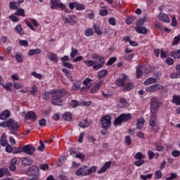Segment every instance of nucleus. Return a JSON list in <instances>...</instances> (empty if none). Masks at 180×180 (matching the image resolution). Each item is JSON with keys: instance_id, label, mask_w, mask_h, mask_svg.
Masks as SVG:
<instances>
[{"instance_id": "obj_1", "label": "nucleus", "mask_w": 180, "mask_h": 180, "mask_svg": "<svg viewBox=\"0 0 180 180\" xmlns=\"http://www.w3.org/2000/svg\"><path fill=\"white\" fill-rule=\"evenodd\" d=\"M91 58L94 60H84V63L86 67H93L94 70L98 71L101 68H103L105 65V58L99 55L93 53L91 55Z\"/></svg>"}, {"instance_id": "obj_2", "label": "nucleus", "mask_w": 180, "mask_h": 180, "mask_svg": "<svg viewBox=\"0 0 180 180\" xmlns=\"http://www.w3.org/2000/svg\"><path fill=\"white\" fill-rule=\"evenodd\" d=\"M0 127L8 128L11 134L16 136V134H18V131H19V129H20V125H19V123H18V122H16L15 120L10 118L4 122H1Z\"/></svg>"}, {"instance_id": "obj_3", "label": "nucleus", "mask_w": 180, "mask_h": 180, "mask_svg": "<svg viewBox=\"0 0 180 180\" xmlns=\"http://www.w3.org/2000/svg\"><path fill=\"white\" fill-rule=\"evenodd\" d=\"M68 91L66 89H60V90H53V95L51 99V103L56 106H63L64 105V100L63 98L65 95H67Z\"/></svg>"}, {"instance_id": "obj_4", "label": "nucleus", "mask_w": 180, "mask_h": 180, "mask_svg": "<svg viewBox=\"0 0 180 180\" xmlns=\"http://www.w3.org/2000/svg\"><path fill=\"white\" fill-rule=\"evenodd\" d=\"M131 119V113H124L121 114L118 117H117L114 121V126H120L122 123L126 122H129Z\"/></svg>"}, {"instance_id": "obj_5", "label": "nucleus", "mask_w": 180, "mask_h": 180, "mask_svg": "<svg viewBox=\"0 0 180 180\" xmlns=\"http://www.w3.org/2000/svg\"><path fill=\"white\" fill-rule=\"evenodd\" d=\"M149 125L150 126L152 131H154V133H157V131H158V120H157V115H151L149 121Z\"/></svg>"}, {"instance_id": "obj_6", "label": "nucleus", "mask_w": 180, "mask_h": 180, "mask_svg": "<svg viewBox=\"0 0 180 180\" xmlns=\"http://www.w3.org/2000/svg\"><path fill=\"white\" fill-rule=\"evenodd\" d=\"M62 19L64 23H68L70 26H73V25H77V15H70L68 17L63 16Z\"/></svg>"}, {"instance_id": "obj_7", "label": "nucleus", "mask_w": 180, "mask_h": 180, "mask_svg": "<svg viewBox=\"0 0 180 180\" xmlns=\"http://www.w3.org/2000/svg\"><path fill=\"white\" fill-rule=\"evenodd\" d=\"M160 103H158V99L157 98H152L150 100V112L152 114L155 115L158 112V107Z\"/></svg>"}, {"instance_id": "obj_8", "label": "nucleus", "mask_w": 180, "mask_h": 180, "mask_svg": "<svg viewBox=\"0 0 180 180\" xmlns=\"http://www.w3.org/2000/svg\"><path fill=\"white\" fill-rule=\"evenodd\" d=\"M51 9H65V4L60 2V0H50Z\"/></svg>"}, {"instance_id": "obj_9", "label": "nucleus", "mask_w": 180, "mask_h": 180, "mask_svg": "<svg viewBox=\"0 0 180 180\" xmlns=\"http://www.w3.org/2000/svg\"><path fill=\"white\" fill-rule=\"evenodd\" d=\"M83 85L84 86L80 88V91L81 92H86V91H88V89H89V88L92 86V79L89 78H86L83 81Z\"/></svg>"}, {"instance_id": "obj_10", "label": "nucleus", "mask_w": 180, "mask_h": 180, "mask_svg": "<svg viewBox=\"0 0 180 180\" xmlns=\"http://www.w3.org/2000/svg\"><path fill=\"white\" fill-rule=\"evenodd\" d=\"M110 120H112V117H110L109 115L101 118V125L103 129H109V127H110Z\"/></svg>"}, {"instance_id": "obj_11", "label": "nucleus", "mask_w": 180, "mask_h": 180, "mask_svg": "<svg viewBox=\"0 0 180 180\" xmlns=\"http://www.w3.org/2000/svg\"><path fill=\"white\" fill-rule=\"evenodd\" d=\"M162 89H164V86L161 84H154L146 88V91L148 93L157 92V91H162Z\"/></svg>"}, {"instance_id": "obj_12", "label": "nucleus", "mask_w": 180, "mask_h": 180, "mask_svg": "<svg viewBox=\"0 0 180 180\" xmlns=\"http://www.w3.org/2000/svg\"><path fill=\"white\" fill-rule=\"evenodd\" d=\"M127 79H129V76L122 73L120 75L119 79L116 80V84L117 86H124V82L127 81Z\"/></svg>"}, {"instance_id": "obj_13", "label": "nucleus", "mask_w": 180, "mask_h": 180, "mask_svg": "<svg viewBox=\"0 0 180 180\" xmlns=\"http://www.w3.org/2000/svg\"><path fill=\"white\" fill-rule=\"evenodd\" d=\"M34 151H36V148L33 146L25 145L22 147V153L27 154V155H33Z\"/></svg>"}, {"instance_id": "obj_14", "label": "nucleus", "mask_w": 180, "mask_h": 180, "mask_svg": "<svg viewBox=\"0 0 180 180\" xmlns=\"http://www.w3.org/2000/svg\"><path fill=\"white\" fill-rule=\"evenodd\" d=\"M103 84V80L101 79L97 83H96L90 90L91 94H96L99 89H101V86Z\"/></svg>"}, {"instance_id": "obj_15", "label": "nucleus", "mask_w": 180, "mask_h": 180, "mask_svg": "<svg viewBox=\"0 0 180 180\" xmlns=\"http://www.w3.org/2000/svg\"><path fill=\"white\" fill-rule=\"evenodd\" d=\"M39 174V167L36 165H32L28 168L27 175H37Z\"/></svg>"}, {"instance_id": "obj_16", "label": "nucleus", "mask_w": 180, "mask_h": 180, "mask_svg": "<svg viewBox=\"0 0 180 180\" xmlns=\"http://www.w3.org/2000/svg\"><path fill=\"white\" fill-rule=\"evenodd\" d=\"M110 165H112V161L106 162L105 165L99 170H98V174H101L106 172V169L110 168Z\"/></svg>"}, {"instance_id": "obj_17", "label": "nucleus", "mask_w": 180, "mask_h": 180, "mask_svg": "<svg viewBox=\"0 0 180 180\" xmlns=\"http://www.w3.org/2000/svg\"><path fill=\"white\" fill-rule=\"evenodd\" d=\"M11 116V111L8 110H4L0 114V119L1 120H6L8 117Z\"/></svg>"}, {"instance_id": "obj_18", "label": "nucleus", "mask_w": 180, "mask_h": 180, "mask_svg": "<svg viewBox=\"0 0 180 180\" xmlns=\"http://www.w3.org/2000/svg\"><path fill=\"white\" fill-rule=\"evenodd\" d=\"M158 18L162 22H165V23H169V18L168 15L164 13H160L158 15Z\"/></svg>"}, {"instance_id": "obj_19", "label": "nucleus", "mask_w": 180, "mask_h": 180, "mask_svg": "<svg viewBox=\"0 0 180 180\" xmlns=\"http://www.w3.org/2000/svg\"><path fill=\"white\" fill-rule=\"evenodd\" d=\"M135 30L136 33H139V34H146V33L148 32L146 27H141L140 25H137V27H135Z\"/></svg>"}, {"instance_id": "obj_20", "label": "nucleus", "mask_w": 180, "mask_h": 180, "mask_svg": "<svg viewBox=\"0 0 180 180\" xmlns=\"http://www.w3.org/2000/svg\"><path fill=\"white\" fill-rule=\"evenodd\" d=\"M54 93H53V90L51 91H44V93H42V99H44V101H49L50 98H51V96H53Z\"/></svg>"}, {"instance_id": "obj_21", "label": "nucleus", "mask_w": 180, "mask_h": 180, "mask_svg": "<svg viewBox=\"0 0 180 180\" xmlns=\"http://www.w3.org/2000/svg\"><path fill=\"white\" fill-rule=\"evenodd\" d=\"M25 119H27L28 120H33V122H34L37 119L36 113L33 111H29L25 115Z\"/></svg>"}, {"instance_id": "obj_22", "label": "nucleus", "mask_w": 180, "mask_h": 180, "mask_svg": "<svg viewBox=\"0 0 180 180\" xmlns=\"http://www.w3.org/2000/svg\"><path fill=\"white\" fill-rule=\"evenodd\" d=\"M22 165H25V167L32 165V164H33V160H32V158H22Z\"/></svg>"}, {"instance_id": "obj_23", "label": "nucleus", "mask_w": 180, "mask_h": 180, "mask_svg": "<svg viewBox=\"0 0 180 180\" xmlns=\"http://www.w3.org/2000/svg\"><path fill=\"white\" fill-rule=\"evenodd\" d=\"M85 168H86V167L78 169L76 172V175H77V176H86V169Z\"/></svg>"}, {"instance_id": "obj_24", "label": "nucleus", "mask_w": 180, "mask_h": 180, "mask_svg": "<svg viewBox=\"0 0 180 180\" xmlns=\"http://www.w3.org/2000/svg\"><path fill=\"white\" fill-rule=\"evenodd\" d=\"M0 144L2 147H6L8 146V141H6V134L3 133L1 139H0Z\"/></svg>"}, {"instance_id": "obj_25", "label": "nucleus", "mask_w": 180, "mask_h": 180, "mask_svg": "<svg viewBox=\"0 0 180 180\" xmlns=\"http://www.w3.org/2000/svg\"><path fill=\"white\" fill-rule=\"evenodd\" d=\"M144 123H146L144 118H138L137 124H136L137 129H139V130H141V128L144 127Z\"/></svg>"}, {"instance_id": "obj_26", "label": "nucleus", "mask_w": 180, "mask_h": 180, "mask_svg": "<svg viewBox=\"0 0 180 180\" xmlns=\"http://www.w3.org/2000/svg\"><path fill=\"white\" fill-rule=\"evenodd\" d=\"M96 169H97L96 166H92V167H89V169H86V176L92 175V174H94V172L96 171Z\"/></svg>"}, {"instance_id": "obj_27", "label": "nucleus", "mask_w": 180, "mask_h": 180, "mask_svg": "<svg viewBox=\"0 0 180 180\" xmlns=\"http://www.w3.org/2000/svg\"><path fill=\"white\" fill-rule=\"evenodd\" d=\"M91 122H88V120H84L79 122V127L82 129H85L86 127H89Z\"/></svg>"}, {"instance_id": "obj_28", "label": "nucleus", "mask_w": 180, "mask_h": 180, "mask_svg": "<svg viewBox=\"0 0 180 180\" xmlns=\"http://www.w3.org/2000/svg\"><path fill=\"white\" fill-rule=\"evenodd\" d=\"M106 75H108V70H102L98 72L97 78H98V79H101V78H105Z\"/></svg>"}, {"instance_id": "obj_29", "label": "nucleus", "mask_w": 180, "mask_h": 180, "mask_svg": "<svg viewBox=\"0 0 180 180\" xmlns=\"http://www.w3.org/2000/svg\"><path fill=\"white\" fill-rule=\"evenodd\" d=\"M79 88H81V81L77 80L73 83L72 89V91H78Z\"/></svg>"}, {"instance_id": "obj_30", "label": "nucleus", "mask_w": 180, "mask_h": 180, "mask_svg": "<svg viewBox=\"0 0 180 180\" xmlns=\"http://www.w3.org/2000/svg\"><path fill=\"white\" fill-rule=\"evenodd\" d=\"M157 82V79L154 77H149L145 82V85H151V84H155Z\"/></svg>"}, {"instance_id": "obj_31", "label": "nucleus", "mask_w": 180, "mask_h": 180, "mask_svg": "<svg viewBox=\"0 0 180 180\" xmlns=\"http://www.w3.org/2000/svg\"><path fill=\"white\" fill-rule=\"evenodd\" d=\"M63 117L65 120L70 122V120H72V114L70 112H66L63 114Z\"/></svg>"}, {"instance_id": "obj_32", "label": "nucleus", "mask_w": 180, "mask_h": 180, "mask_svg": "<svg viewBox=\"0 0 180 180\" xmlns=\"http://www.w3.org/2000/svg\"><path fill=\"white\" fill-rule=\"evenodd\" d=\"M14 30L18 33V34H20L21 36H23L25 34V32L23 31V28H22V25H18L15 27Z\"/></svg>"}, {"instance_id": "obj_33", "label": "nucleus", "mask_w": 180, "mask_h": 180, "mask_svg": "<svg viewBox=\"0 0 180 180\" xmlns=\"http://www.w3.org/2000/svg\"><path fill=\"white\" fill-rule=\"evenodd\" d=\"M147 20V17L143 16L142 18H140L137 22L136 25V26H143V25H144V23H146V21Z\"/></svg>"}, {"instance_id": "obj_34", "label": "nucleus", "mask_w": 180, "mask_h": 180, "mask_svg": "<svg viewBox=\"0 0 180 180\" xmlns=\"http://www.w3.org/2000/svg\"><path fill=\"white\" fill-rule=\"evenodd\" d=\"M49 58L51 61H53V63H58V58L57 57V55L54 53H51Z\"/></svg>"}, {"instance_id": "obj_35", "label": "nucleus", "mask_w": 180, "mask_h": 180, "mask_svg": "<svg viewBox=\"0 0 180 180\" xmlns=\"http://www.w3.org/2000/svg\"><path fill=\"white\" fill-rule=\"evenodd\" d=\"M41 50L40 49H31L28 52V56H34V54H40Z\"/></svg>"}, {"instance_id": "obj_36", "label": "nucleus", "mask_w": 180, "mask_h": 180, "mask_svg": "<svg viewBox=\"0 0 180 180\" xmlns=\"http://www.w3.org/2000/svg\"><path fill=\"white\" fill-rule=\"evenodd\" d=\"M134 88V85L133 83L128 82L125 85H124V91H131Z\"/></svg>"}, {"instance_id": "obj_37", "label": "nucleus", "mask_w": 180, "mask_h": 180, "mask_svg": "<svg viewBox=\"0 0 180 180\" xmlns=\"http://www.w3.org/2000/svg\"><path fill=\"white\" fill-rule=\"evenodd\" d=\"M15 57L17 63H23L24 56L22 53H17Z\"/></svg>"}, {"instance_id": "obj_38", "label": "nucleus", "mask_w": 180, "mask_h": 180, "mask_svg": "<svg viewBox=\"0 0 180 180\" xmlns=\"http://www.w3.org/2000/svg\"><path fill=\"white\" fill-rule=\"evenodd\" d=\"M169 78H171L172 79H176L178 78H180V71L170 74Z\"/></svg>"}, {"instance_id": "obj_39", "label": "nucleus", "mask_w": 180, "mask_h": 180, "mask_svg": "<svg viewBox=\"0 0 180 180\" xmlns=\"http://www.w3.org/2000/svg\"><path fill=\"white\" fill-rule=\"evenodd\" d=\"M15 15L18 16L25 17V10L23 8H17Z\"/></svg>"}, {"instance_id": "obj_40", "label": "nucleus", "mask_w": 180, "mask_h": 180, "mask_svg": "<svg viewBox=\"0 0 180 180\" xmlns=\"http://www.w3.org/2000/svg\"><path fill=\"white\" fill-rule=\"evenodd\" d=\"M120 103L122 108H127L129 106V102L126 98H121L120 101Z\"/></svg>"}, {"instance_id": "obj_41", "label": "nucleus", "mask_w": 180, "mask_h": 180, "mask_svg": "<svg viewBox=\"0 0 180 180\" xmlns=\"http://www.w3.org/2000/svg\"><path fill=\"white\" fill-rule=\"evenodd\" d=\"M9 175V170L6 168H2L0 169V178H2L4 175Z\"/></svg>"}, {"instance_id": "obj_42", "label": "nucleus", "mask_w": 180, "mask_h": 180, "mask_svg": "<svg viewBox=\"0 0 180 180\" xmlns=\"http://www.w3.org/2000/svg\"><path fill=\"white\" fill-rule=\"evenodd\" d=\"M172 57L180 60V49L172 52Z\"/></svg>"}, {"instance_id": "obj_43", "label": "nucleus", "mask_w": 180, "mask_h": 180, "mask_svg": "<svg viewBox=\"0 0 180 180\" xmlns=\"http://www.w3.org/2000/svg\"><path fill=\"white\" fill-rule=\"evenodd\" d=\"M172 102H173V103H175V105H180V96H173Z\"/></svg>"}, {"instance_id": "obj_44", "label": "nucleus", "mask_w": 180, "mask_h": 180, "mask_svg": "<svg viewBox=\"0 0 180 180\" xmlns=\"http://www.w3.org/2000/svg\"><path fill=\"white\" fill-rule=\"evenodd\" d=\"M141 75H143V70H141V68L137 67L136 68V78L139 79L141 78Z\"/></svg>"}, {"instance_id": "obj_45", "label": "nucleus", "mask_w": 180, "mask_h": 180, "mask_svg": "<svg viewBox=\"0 0 180 180\" xmlns=\"http://www.w3.org/2000/svg\"><path fill=\"white\" fill-rule=\"evenodd\" d=\"M76 10L77 11H84L85 10V6L82 4H79L76 2Z\"/></svg>"}, {"instance_id": "obj_46", "label": "nucleus", "mask_w": 180, "mask_h": 180, "mask_svg": "<svg viewBox=\"0 0 180 180\" xmlns=\"http://www.w3.org/2000/svg\"><path fill=\"white\" fill-rule=\"evenodd\" d=\"M13 86H14L15 89H20L23 88V84H22V82H14Z\"/></svg>"}, {"instance_id": "obj_47", "label": "nucleus", "mask_w": 180, "mask_h": 180, "mask_svg": "<svg viewBox=\"0 0 180 180\" xmlns=\"http://www.w3.org/2000/svg\"><path fill=\"white\" fill-rule=\"evenodd\" d=\"M92 34H94V30H92V28H88L86 30L85 36H86V37H90Z\"/></svg>"}, {"instance_id": "obj_48", "label": "nucleus", "mask_w": 180, "mask_h": 180, "mask_svg": "<svg viewBox=\"0 0 180 180\" xmlns=\"http://www.w3.org/2000/svg\"><path fill=\"white\" fill-rule=\"evenodd\" d=\"M135 160H144L145 157L141 152L136 153L134 156Z\"/></svg>"}, {"instance_id": "obj_49", "label": "nucleus", "mask_w": 180, "mask_h": 180, "mask_svg": "<svg viewBox=\"0 0 180 180\" xmlns=\"http://www.w3.org/2000/svg\"><path fill=\"white\" fill-rule=\"evenodd\" d=\"M11 9H13V11H16L18 9V3L15 1H11L9 3Z\"/></svg>"}, {"instance_id": "obj_50", "label": "nucleus", "mask_w": 180, "mask_h": 180, "mask_svg": "<svg viewBox=\"0 0 180 180\" xmlns=\"http://www.w3.org/2000/svg\"><path fill=\"white\" fill-rule=\"evenodd\" d=\"M155 178L156 179H161L162 178V172L160 170H157L155 172Z\"/></svg>"}, {"instance_id": "obj_51", "label": "nucleus", "mask_w": 180, "mask_h": 180, "mask_svg": "<svg viewBox=\"0 0 180 180\" xmlns=\"http://www.w3.org/2000/svg\"><path fill=\"white\" fill-rule=\"evenodd\" d=\"M134 20H136V17H129L126 19L125 22L127 25H131Z\"/></svg>"}, {"instance_id": "obj_52", "label": "nucleus", "mask_w": 180, "mask_h": 180, "mask_svg": "<svg viewBox=\"0 0 180 180\" xmlns=\"http://www.w3.org/2000/svg\"><path fill=\"white\" fill-rule=\"evenodd\" d=\"M179 41H180V34L174 37V41L172 44V46H176V44H178V43H179Z\"/></svg>"}, {"instance_id": "obj_53", "label": "nucleus", "mask_w": 180, "mask_h": 180, "mask_svg": "<svg viewBox=\"0 0 180 180\" xmlns=\"http://www.w3.org/2000/svg\"><path fill=\"white\" fill-rule=\"evenodd\" d=\"M77 54H78V50H77L76 49L72 48L71 53H70L71 58H74V57H75Z\"/></svg>"}, {"instance_id": "obj_54", "label": "nucleus", "mask_w": 180, "mask_h": 180, "mask_svg": "<svg viewBox=\"0 0 180 180\" xmlns=\"http://www.w3.org/2000/svg\"><path fill=\"white\" fill-rule=\"evenodd\" d=\"M32 77H34V78H37V79H41L43 78V75L40 73H37L36 72H32Z\"/></svg>"}, {"instance_id": "obj_55", "label": "nucleus", "mask_w": 180, "mask_h": 180, "mask_svg": "<svg viewBox=\"0 0 180 180\" xmlns=\"http://www.w3.org/2000/svg\"><path fill=\"white\" fill-rule=\"evenodd\" d=\"M144 160L143 159H139L138 160H136L135 162H134V165L136 166V167H141V165H143V164H144Z\"/></svg>"}, {"instance_id": "obj_56", "label": "nucleus", "mask_w": 180, "mask_h": 180, "mask_svg": "<svg viewBox=\"0 0 180 180\" xmlns=\"http://www.w3.org/2000/svg\"><path fill=\"white\" fill-rule=\"evenodd\" d=\"M94 29L96 33V34H98L99 36H101V34H102V31H101V29H99V26L94 25Z\"/></svg>"}, {"instance_id": "obj_57", "label": "nucleus", "mask_w": 180, "mask_h": 180, "mask_svg": "<svg viewBox=\"0 0 180 180\" xmlns=\"http://www.w3.org/2000/svg\"><path fill=\"white\" fill-rule=\"evenodd\" d=\"M117 60V58L116 57L110 58L107 63V65H112V64H113Z\"/></svg>"}, {"instance_id": "obj_58", "label": "nucleus", "mask_w": 180, "mask_h": 180, "mask_svg": "<svg viewBox=\"0 0 180 180\" xmlns=\"http://www.w3.org/2000/svg\"><path fill=\"white\" fill-rule=\"evenodd\" d=\"M124 143L127 144V146H131V138H130L129 136H127L124 139Z\"/></svg>"}, {"instance_id": "obj_59", "label": "nucleus", "mask_w": 180, "mask_h": 180, "mask_svg": "<svg viewBox=\"0 0 180 180\" xmlns=\"http://www.w3.org/2000/svg\"><path fill=\"white\" fill-rule=\"evenodd\" d=\"M31 95H34L37 92V86L36 85H33L31 87V90L30 91Z\"/></svg>"}, {"instance_id": "obj_60", "label": "nucleus", "mask_w": 180, "mask_h": 180, "mask_svg": "<svg viewBox=\"0 0 180 180\" xmlns=\"http://www.w3.org/2000/svg\"><path fill=\"white\" fill-rule=\"evenodd\" d=\"M20 46H24V47H27L29 46V42H27V40H20L19 41Z\"/></svg>"}, {"instance_id": "obj_61", "label": "nucleus", "mask_w": 180, "mask_h": 180, "mask_svg": "<svg viewBox=\"0 0 180 180\" xmlns=\"http://www.w3.org/2000/svg\"><path fill=\"white\" fill-rule=\"evenodd\" d=\"M75 157H76V158H79V160H81V161H84V160H85V155H83V153H77L75 155Z\"/></svg>"}, {"instance_id": "obj_62", "label": "nucleus", "mask_w": 180, "mask_h": 180, "mask_svg": "<svg viewBox=\"0 0 180 180\" xmlns=\"http://www.w3.org/2000/svg\"><path fill=\"white\" fill-rule=\"evenodd\" d=\"M47 123V121H46V118H42L39 121V126H41V127L46 126Z\"/></svg>"}, {"instance_id": "obj_63", "label": "nucleus", "mask_w": 180, "mask_h": 180, "mask_svg": "<svg viewBox=\"0 0 180 180\" xmlns=\"http://www.w3.org/2000/svg\"><path fill=\"white\" fill-rule=\"evenodd\" d=\"M79 105V103L76 100H73L70 102L71 108H77Z\"/></svg>"}, {"instance_id": "obj_64", "label": "nucleus", "mask_w": 180, "mask_h": 180, "mask_svg": "<svg viewBox=\"0 0 180 180\" xmlns=\"http://www.w3.org/2000/svg\"><path fill=\"white\" fill-rule=\"evenodd\" d=\"M108 22L112 26H116V18H111L109 19Z\"/></svg>"}]
</instances>
